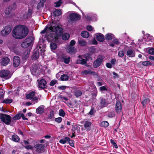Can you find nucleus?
<instances>
[{
	"mask_svg": "<svg viewBox=\"0 0 154 154\" xmlns=\"http://www.w3.org/2000/svg\"><path fill=\"white\" fill-rule=\"evenodd\" d=\"M63 32V30L61 26L58 25L56 26V24L52 22L48 24L41 33H46L47 39L49 41L56 42L58 37L61 35Z\"/></svg>",
	"mask_w": 154,
	"mask_h": 154,
	"instance_id": "1",
	"label": "nucleus"
},
{
	"mask_svg": "<svg viewBox=\"0 0 154 154\" xmlns=\"http://www.w3.org/2000/svg\"><path fill=\"white\" fill-rule=\"evenodd\" d=\"M29 32V29L25 26L18 25L14 28L12 35L13 37L17 39H21L26 37Z\"/></svg>",
	"mask_w": 154,
	"mask_h": 154,
	"instance_id": "2",
	"label": "nucleus"
},
{
	"mask_svg": "<svg viewBox=\"0 0 154 154\" xmlns=\"http://www.w3.org/2000/svg\"><path fill=\"white\" fill-rule=\"evenodd\" d=\"M33 41V38L32 37H29L25 39L22 42L21 46L23 48H26L30 46Z\"/></svg>",
	"mask_w": 154,
	"mask_h": 154,
	"instance_id": "3",
	"label": "nucleus"
},
{
	"mask_svg": "<svg viewBox=\"0 0 154 154\" xmlns=\"http://www.w3.org/2000/svg\"><path fill=\"white\" fill-rule=\"evenodd\" d=\"M0 118L2 121L7 125H9L11 122V117L8 115L1 114Z\"/></svg>",
	"mask_w": 154,
	"mask_h": 154,
	"instance_id": "4",
	"label": "nucleus"
},
{
	"mask_svg": "<svg viewBox=\"0 0 154 154\" xmlns=\"http://www.w3.org/2000/svg\"><path fill=\"white\" fill-rule=\"evenodd\" d=\"M17 7V5L15 3L14 4L12 5L9 6L8 8H7L5 11V14L6 16L7 17H10L12 15L11 11L13 10H14Z\"/></svg>",
	"mask_w": 154,
	"mask_h": 154,
	"instance_id": "5",
	"label": "nucleus"
},
{
	"mask_svg": "<svg viewBox=\"0 0 154 154\" xmlns=\"http://www.w3.org/2000/svg\"><path fill=\"white\" fill-rule=\"evenodd\" d=\"M11 30L12 27L11 26H6L4 29L1 31V35L3 36L7 35L11 32Z\"/></svg>",
	"mask_w": 154,
	"mask_h": 154,
	"instance_id": "6",
	"label": "nucleus"
},
{
	"mask_svg": "<svg viewBox=\"0 0 154 154\" xmlns=\"http://www.w3.org/2000/svg\"><path fill=\"white\" fill-rule=\"evenodd\" d=\"M35 94V91H32L28 94H27L26 97L27 98L30 99L32 101H35L36 103L38 101V98L34 96Z\"/></svg>",
	"mask_w": 154,
	"mask_h": 154,
	"instance_id": "7",
	"label": "nucleus"
},
{
	"mask_svg": "<svg viewBox=\"0 0 154 154\" xmlns=\"http://www.w3.org/2000/svg\"><path fill=\"white\" fill-rule=\"evenodd\" d=\"M10 72L7 70H2L0 72V77L8 79L10 78Z\"/></svg>",
	"mask_w": 154,
	"mask_h": 154,
	"instance_id": "8",
	"label": "nucleus"
},
{
	"mask_svg": "<svg viewBox=\"0 0 154 154\" xmlns=\"http://www.w3.org/2000/svg\"><path fill=\"white\" fill-rule=\"evenodd\" d=\"M70 20L72 22L79 20L81 17L78 14L76 13L71 14L69 16Z\"/></svg>",
	"mask_w": 154,
	"mask_h": 154,
	"instance_id": "9",
	"label": "nucleus"
},
{
	"mask_svg": "<svg viewBox=\"0 0 154 154\" xmlns=\"http://www.w3.org/2000/svg\"><path fill=\"white\" fill-rule=\"evenodd\" d=\"M37 81L38 88L43 89L45 87L46 82L44 79H42L40 80H38Z\"/></svg>",
	"mask_w": 154,
	"mask_h": 154,
	"instance_id": "10",
	"label": "nucleus"
},
{
	"mask_svg": "<svg viewBox=\"0 0 154 154\" xmlns=\"http://www.w3.org/2000/svg\"><path fill=\"white\" fill-rule=\"evenodd\" d=\"M103 58V57H101L98 58L93 63L94 67L97 68L101 64Z\"/></svg>",
	"mask_w": 154,
	"mask_h": 154,
	"instance_id": "11",
	"label": "nucleus"
},
{
	"mask_svg": "<svg viewBox=\"0 0 154 154\" xmlns=\"http://www.w3.org/2000/svg\"><path fill=\"white\" fill-rule=\"evenodd\" d=\"M20 63V59L17 56H15L13 59V65L14 67L19 66Z\"/></svg>",
	"mask_w": 154,
	"mask_h": 154,
	"instance_id": "12",
	"label": "nucleus"
},
{
	"mask_svg": "<svg viewBox=\"0 0 154 154\" xmlns=\"http://www.w3.org/2000/svg\"><path fill=\"white\" fill-rule=\"evenodd\" d=\"M44 147V145L41 144H36L34 146V147L35 149V151L39 153L42 152Z\"/></svg>",
	"mask_w": 154,
	"mask_h": 154,
	"instance_id": "13",
	"label": "nucleus"
},
{
	"mask_svg": "<svg viewBox=\"0 0 154 154\" xmlns=\"http://www.w3.org/2000/svg\"><path fill=\"white\" fill-rule=\"evenodd\" d=\"M10 60L9 58L7 57H3L1 59V61L0 62L1 65L3 66H6L10 62Z\"/></svg>",
	"mask_w": 154,
	"mask_h": 154,
	"instance_id": "14",
	"label": "nucleus"
},
{
	"mask_svg": "<svg viewBox=\"0 0 154 154\" xmlns=\"http://www.w3.org/2000/svg\"><path fill=\"white\" fill-rule=\"evenodd\" d=\"M127 55L129 57H135V51L132 49L128 50L126 53Z\"/></svg>",
	"mask_w": 154,
	"mask_h": 154,
	"instance_id": "15",
	"label": "nucleus"
},
{
	"mask_svg": "<svg viewBox=\"0 0 154 154\" xmlns=\"http://www.w3.org/2000/svg\"><path fill=\"white\" fill-rule=\"evenodd\" d=\"M122 109L121 103L120 101H117L116 104V109L117 112H120Z\"/></svg>",
	"mask_w": 154,
	"mask_h": 154,
	"instance_id": "16",
	"label": "nucleus"
},
{
	"mask_svg": "<svg viewBox=\"0 0 154 154\" xmlns=\"http://www.w3.org/2000/svg\"><path fill=\"white\" fill-rule=\"evenodd\" d=\"M66 51L70 54H73L76 53L75 48L72 46H69L66 49Z\"/></svg>",
	"mask_w": 154,
	"mask_h": 154,
	"instance_id": "17",
	"label": "nucleus"
},
{
	"mask_svg": "<svg viewBox=\"0 0 154 154\" xmlns=\"http://www.w3.org/2000/svg\"><path fill=\"white\" fill-rule=\"evenodd\" d=\"M45 106L43 105H41L37 108L36 110V113L37 114H41L43 113L44 111Z\"/></svg>",
	"mask_w": 154,
	"mask_h": 154,
	"instance_id": "18",
	"label": "nucleus"
},
{
	"mask_svg": "<svg viewBox=\"0 0 154 154\" xmlns=\"http://www.w3.org/2000/svg\"><path fill=\"white\" fill-rule=\"evenodd\" d=\"M78 57L79 58H80L81 59L77 60L76 61V63L77 64L85 65L86 66V65L85 64L86 63V60L84 59H82L81 56H79Z\"/></svg>",
	"mask_w": 154,
	"mask_h": 154,
	"instance_id": "19",
	"label": "nucleus"
},
{
	"mask_svg": "<svg viewBox=\"0 0 154 154\" xmlns=\"http://www.w3.org/2000/svg\"><path fill=\"white\" fill-rule=\"evenodd\" d=\"M61 60L65 63L68 64L70 60V58L69 57L63 56L61 58Z\"/></svg>",
	"mask_w": 154,
	"mask_h": 154,
	"instance_id": "20",
	"label": "nucleus"
},
{
	"mask_svg": "<svg viewBox=\"0 0 154 154\" xmlns=\"http://www.w3.org/2000/svg\"><path fill=\"white\" fill-rule=\"evenodd\" d=\"M96 37L97 40L100 42H103L104 40L103 35L100 33L97 34Z\"/></svg>",
	"mask_w": 154,
	"mask_h": 154,
	"instance_id": "21",
	"label": "nucleus"
},
{
	"mask_svg": "<svg viewBox=\"0 0 154 154\" xmlns=\"http://www.w3.org/2000/svg\"><path fill=\"white\" fill-rule=\"evenodd\" d=\"M11 140L15 142H18L20 140V138L17 135L14 134L12 136Z\"/></svg>",
	"mask_w": 154,
	"mask_h": 154,
	"instance_id": "22",
	"label": "nucleus"
},
{
	"mask_svg": "<svg viewBox=\"0 0 154 154\" xmlns=\"http://www.w3.org/2000/svg\"><path fill=\"white\" fill-rule=\"evenodd\" d=\"M100 104L101 107H103L106 106L107 105V103L105 99H101Z\"/></svg>",
	"mask_w": 154,
	"mask_h": 154,
	"instance_id": "23",
	"label": "nucleus"
},
{
	"mask_svg": "<svg viewBox=\"0 0 154 154\" xmlns=\"http://www.w3.org/2000/svg\"><path fill=\"white\" fill-rule=\"evenodd\" d=\"M70 138L68 137H66L63 139H60L59 140V143L63 144H64L66 143L68 141H69Z\"/></svg>",
	"mask_w": 154,
	"mask_h": 154,
	"instance_id": "24",
	"label": "nucleus"
},
{
	"mask_svg": "<svg viewBox=\"0 0 154 154\" xmlns=\"http://www.w3.org/2000/svg\"><path fill=\"white\" fill-rule=\"evenodd\" d=\"M78 43L79 45L81 46H84L86 45V43L85 41L82 39H79L78 41Z\"/></svg>",
	"mask_w": 154,
	"mask_h": 154,
	"instance_id": "25",
	"label": "nucleus"
},
{
	"mask_svg": "<svg viewBox=\"0 0 154 154\" xmlns=\"http://www.w3.org/2000/svg\"><path fill=\"white\" fill-rule=\"evenodd\" d=\"M87 19L88 20H91L92 21H96L97 20V16L96 14H94L93 16L91 17L89 16H87L86 17Z\"/></svg>",
	"mask_w": 154,
	"mask_h": 154,
	"instance_id": "26",
	"label": "nucleus"
},
{
	"mask_svg": "<svg viewBox=\"0 0 154 154\" xmlns=\"http://www.w3.org/2000/svg\"><path fill=\"white\" fill-rule=\"evenodd\" d=\"M69 37L70 35L67 33H64L62 35V37L63 39L65 40H67L69 39Z\"/></svg>",
	"mask_w": 154,
	"mask_h": 154,
	"instance_id": "27",
	"label": "nucleus"
},
{
	"mask_svg": "<svg viewBox=\"0 0 154 154\" xmlns=\"http://www.w3.org/2000/svg\"><path fill=\"white\" fill-rule=\"evenodd\" d=\"M81 35L84 38H87L89 37V35L87 31H83L81 33Z\"/></svg>",
	"mask_w": 154,
	"mask_h": 154,
	"instance_id": "28",
	"label": "nucleus"
},
{
	"mask_svg": "<svg viewBox=\"0 0 154 154\" xmlns=\"http://www.w3.org/2000/svg\"><path fill=\"white\" fill-rule=\"evenodd\" d=\"M62 14L61 11L60 9H57L53 12V14L55 16H57L60 15Z\"/></svg>",
	"mask_w": 154,
	"mask_h": 154,
	"instance_id": "29",
	"label": "nucleus"
},
{
	"mask_svg": "<svg viewBox=\"0 0 154 154\" xmlns=\"http://www.w3.org/2000/svg\"><path fill=\"white\" fill-rule=\"evenodd\" d=\"M91 125V123L88 121L85 122L84 126L85 128L88 129L90 130L89 128H90Z\"/></svg>",
	"mask_w": 154,
	"mask_h": 154,
	"instance_id": "30",
	"label": "nucleus"
},
{
	"mask_svg": "<svg viewBox=\"0 0 154 154\" xmlns=\"http://www.w3.org/2000/svg\"><path fill=\"white\" fill-rule=\"evenodd\" d=\"M68 76L66 74L61 75L60 78L61 80L63 81H67L68 80Z\"/></svg>",
	"mask_w": 154,
	"mask_h": 154,
	"instance_id": "31",
	"label": "nucleus"
},
{
	"mask_svg": "<svg viewBox=\"0 0 154 154\" xmlns=\"http://www.w3.org/2000/svg\"><path fill=\"white\" fill-rule=\"evenodd\" d=\"M94 72L92 71H91L89 70H85L82 72V75L84 74H94Z\"/></svg>",
	"mask_w": 154,
	"mask_h": 154,
	"instance_id": "32",
	"label": "nucleus"
},
{
	"mask_svg": "<svg viewBox=\"0 0 154 154\" xmlns=\"http://www.w3.org/2000/svg\"><path fill=\"white\" fill-rule=\"evenodd\" d=\"M100 126L102 127H106L109 125L108 122L106 121L102 122L100 124Z\"/></svg>",
	"mask_w": 154,
	"mask_h": 154,
	"instance_id": "33",
	"label": "nucleus"
},
{
	"mask_svg": "<svg viewBox=\"0 0 154 154\" xmlns=\"http://www.w3.org/2000/svg\"><path fill=\"white\" fill-rule=\"evenodd\" d=\"M114 35L112 34L108 33L106 35V40H111Z\"/></svg>",
	"mask_w": 154,
	"mask_h": 154,
	"instance_id": "34",
	"label": "nucleus"
},
{
	"mask_svg": "<svg viewBox=\"0 0 154 154\" xmlns=\"http://www.w3.org/2000/svg\"><path fill=\"white\" fill-rule=\"evenodd\" d=\"M29 53L30 51L27 50L25 51L23 54V58L25 59H27L29 56Z\"/></svg>",
	"mask_w": 154,
	"mask_h": 154,
	"instance_id": "35",
	"label": "nucleus"
},
{
	"mask_svg": "<svg viewBox=\"0 0 154 154\" xmlns=\"http://www.w3.org/2000/svg\"><path fill=\"white\" fill-rule=\"evenodd\" d=\"M74 94L76 97H78L81 96L82 94V92L80 90H77L74 92Z\"/></svg>",
	"mask_w": 154,
	"mask_h": 154,
	"instance_id": "36",
	"label": "nucleus"
},
{
	"mask_svg": "<svg viewBox=\"0 0 154 154\" xmlns=\"http://www.w3.org/2000/svg\"><path fill=\"white\" fill-rule=\"evenodd\" d=\"M21 113H19L13 118V119L14 120H18L21 118Z\"/></svg>",
	"mask_w": 154,
	"mask_h": 154,
	"instance_id": "37",
	"label": "nucleus"
},
{
	"mask_svg": "<svg viewBox=\"0 0 154 154\" xmlns=\"http://www.w3.org/2000/svg\"><path fill=\"white\" fill-rule=\"evenodd\" d=\"M50 46L51 50H55L57 48V45L55 43H51L50 44Z\"/></svg>",
	"mask_w": 154,
	"mask_h": 154,
	"instance_id": "38",
	"label": "nucleus"
},
{
	"mask_svg": "<svg viewBox=\"0 0 154 154\" xmlns=\"http://www.w3.org/2000/svg\"><path fill=\"white\" fill-rule=\"evenodd\" d=\"M12 102V100L10 99H6L3 100L2 103H10Z\"/></svg>",
	"mask_w": 154,
	"mask_h": 154,
	"instance_id": "39",
	"label": "nucleus"
},
{
	"mask_svg": "<svg viewBox=\"0 0 154 154\" xmlns=\"http://www.w3.org/2000/svg\"><path fill=\"white\" fill-rule=\"evenodd\" d=\"M142 64L144 66H149L152 65L151 63L148 61H146L143 62Z\"/></svg>",
	"mask_w": 154,
	"mask_h": 154,
	"instance_id": "40",
	"label": "nucleus"
},
{
	"mask_svg": "<svg viewBox=\"0 0 154 154\" xmlns=\"http://www.w3.org/2000/svg\"><path fill=\"white\" fill-rule=\"evenodd\" d=\"M62 0H59V1L55 2L54 4H55V6L56 7H60L62 3Z\"/></svg>",
	"mask_w": 154,
	"mask_h": 154,
	"instance_id": "41",
	"label": "nucleus"
},
{
	"mask_svg": "<svg viewBox=\"0 0 154 154\" xmlns=\"http://www.w3.org/2000/svg\"><path fill=\"white\" fill-rule=\"evenodd\" d=\"M59 115L60 116L64 117L65 115V113L63 109H60L59 110Z\"/></svg>",
	"mask_w": 154,
	"mask_h": 154,
	"instance_id": "42",
	"label": "nucleus"
},
{
	"mask_svg": "<svg viewBox=\"0 0 154 154\" xmlns=\"http://www.w3.org/2000/svg\"><path fill=\"white\" fill-rule=\"evenodd\" d=\"M124 51L123 50L120 51H119L118 55L119 57H122L124 55Z\"/></svg>",
	"mask_w": 154,
	"mask_h": 154,
	"instance_id": "43",
	"label": "nucleus"
},
{
	"mask_svg": "<svg viewBox=\"0 0 154 154\" xmlns=\"http://www.w3.org/2000/svg\"><path fill=\"white\" fill-rule=\"evenodd\" d=\"M150 102V100L149 99H145L143 102V106H144L147 103H148Z\"/></svg>",
	"mask_w": 154,
	"mask_h": 154,
	"instance_id": "44",
	"label": "nucleus"
},
{
	"mask_svg": "<svg viewBox=\"0 0 154 154\" xmlns=\"http://www.w3.org/2000/svg\"><path fill=\"white\" fill-rule=\"evenodd\" d=\"M54 118V115L53 111L50 112L49 116L48 117V119H51Z\"/></svg>",
	"mask_w": 154,
	"mask_h": 154,
	"instance_id": "45",
	"label": "nucleus"
},
{
	"mask_svg": "<svg viewBox=\"0 0 154 154\" xmlns=\"http://www.w3.org/2000/svg\"><path fill=\"white\" fill-rule=\"evenodd\" d=\"M38 57L39 56L38 54L36 53H35L33 54L32 58L34 60H35L37 59Z\"/></svg>",
	"mask_w": 154,
	"mask_h": 154,
	"instance_id": "46",
	"label": "nucleus"
},
{
	"mask_svg": "<svg viewBox=\"0 0 154 154\" xmlns=\"http://www.w3.org/2000/svg\"><path fill=\"white\" fill-rule=\"evenodd\" d=\"M115 115V112H110L108 113V116L109 117H112Z\"/></svg>",
	"mask_w": 154,
	"mask_h": 154,
	"instance_id": "47",
	"label": "nucleus"
},
{
	"mask_svg": "<svg viewBox=\"0 0 154 154\" xmlns=\"http://www.w3.org/2000/svg\"><path fill=\"white\" fill-rule=\"evenodd\" d=\"M149 53L152 55L154 54V49L153 48H150L148 51Z\"/></svg>",
	"mask_w": 154,
	"mask_h": 154,
	"instance_id": "48",
	"label": "nucleus"
},
{
	"mask_svg": "<svg viewBox=\"0 0 154 154\" xmlns=\"http://www.w3.org/2000/svg\"><path fill=\"white\" fill-rule=\"evenodd\" d=\"M87 29L89 31H91L92 30H93V31H94V30H93V28L92 27V26L91 25L88 26L87 27Z\"/></svg>",
	"mask_w": 154,
	"mask_h": 154,
	"instance_id": "49",
	"label": "nucleus"
},
{
	"mask_svg": "<svg viewBox=\"0 0 154 154\" xmlns=\"http://www.w3.org/2000/svg\"><path fill=\"white\" fill-rule=\"evenodd\" d=\"M4 94V91L2 89H0V98H2Z\"/></svg>",
	"mask_w": 154,
	"mask_h": 154,
	"instance_id": "50",
	"label": "nucleus"
},
{
	"mask_svg": "<svg viewBox=\"0 0 154 154\" xmlns=\"http://www.w3.org/2000/svg\"><path fill=\"white\" fill-rule=\"evenodd\" d=\"M55 121L58 123H60L61 122L62 120V119L61 117H59L57 118H55Z\"/></svg>",
	"mask_w": 154,
	"mask_h": 154,
	"instance_id": "51",
	"label": "nucleus"
},
{
	"mask_svg": "<svg viewBox=\"0 0 154 154\" xmlns=\"http://www.w3.org/2000/svg\"><path fill=\"white\" fill-rule=\"evenodd\" d=\"M111 143L113 145V146H115V147L117 148H118V146L115 143V141L112 140H110Z\"/></svg>",
	"mask_w": 154,
	"mask_h": 154,
	"instance_id": "52",
	"label": "nucleus"
},
{
	"mask_svg": "<svg viewBox=\"0 0 154 154\" xmlns=\"http://www.w3.org/2000/svg\"><path fill=\"white\" fill-rule=\"evenodd\" d=\"M75 42L74 40H72L70 42L69 45V46H72L75 45Z\"/></svg>",
	"mask_w": 154,
	"mask_h": 154,
	"instance_id": "53",
	"label": "nucleus"
},
{
	"mask_svg": "<svg viewBox=\"0 0 154 154\" xmlns=\"http://www.w3.org/2000/svg\"><path fill=\"white\" fill-rule=\"evenodd\" d=\"M25 147L26 149H33V147H32V146L30 145H28L27 146H25Z\"/></svg>",
	"mask_w": 154,
	"mask_h": 154,
	"instance_id": "54",
	"label": "nucleus"
},
{
	"mask_svg": "<svg viewBox=\"0 0 154 154\" xmlns=\"http://www.w3.org/2000/svg\"><path fill=\"white\" fill-rule=\"evenodd\" d=\"M68 142L70 146H71L72 147H74V145L73 141L70 140L69 141H68Z\"/></svg>",
	"mask_w": 154,
	"mask_h": 154,
	"instance_id": "55",
	"label": "nucleus"
},
{
	"mask_svg": "<svg viewBox=\"0 0 154 154\" xmlns=\"http://www.w3.org/2000/svg\"><path fill=\"white\" fill-rule=\"evenodd\" d=\"M100 90L101 91H106V88L105 86H103L100 87Z\"/></svg>",
	"mask_w": 154,
	"mask_h": 154,
	"instance_id": "56",
	"label": "nucleus"
},
{
	"mask_svg": "<svg viewBox=\"0 0 154 154\" xmlns=\"http://www.w3.org/2000/svg\"><path fill=\"white\" fill-rule=\"evenodd\" d=\"M113 42L114 43L117 45H119V42L117 39H115L114 40Z\"/></svg>",
	"mask_w": 154,
	"mask_h": 154,
	"instance_id": "57",
	"label": "nucleus"
},
{
	"mask_svg": "<svg viewBox=\"0 0 154 154\" xmlns=\"http://www.w3.org/2000/svg\"><path fill=\"white\" fill-rule=\"evenodd\" d=\"M56 83V81L55 80H52L50 83V85L51 86H53Z\"/></svg>",
	"mask_w": 154,
	"mask_h": 154,
	"instance_id": "58",
	"label": "nucleus"
},
{
	"mask_svg": "<svg viewBox=\"0 0 154 154\" xmlns=\"http://www.w3.org/2000/svg\"><path fill=\"white\" fill-rule=\"evenodd\" d=\"M116 61V60L115 59H112L110 61L111 63L112 64H114Z\"/></svg>",
	"mask_w": 154,
	"mask_h": 154,
	"instance_id": "59",
	"label": "nucleus"
},
{
	"mask_svg": "<svg viewBox=\"0 0 154 154\" xmlns=\"http://www.w3.org/2000/svg\"><path fill=\"white\" fill-rule=\"evenodd\" d=\"M106 66L109 68H111L112 67L111 64L110 63H107L106 64Z\"/></svg>",
	"mask_w": 154,
	"mask_h": 154,
	"instance_id": "60",
	"label": "nucleus"
},
{
	"mask_svg": "<svg viewBox=\"0 0 154 154\" xmlns=\"http://www.w3.org/2000/svg\"><path fill=\"white\" fill-rule=\"evenodd\" d=\"M21 118L22 117L23 119V120H27L28 119L27 118L25 117L24 115L23 114L21 113Z\"/></svg>",
	"mask_w": 154,
	"mask_h": 154,
	"instance_id": "61",
	"label": "nucleus"
},
{
	"mask_svg": "<svg viewBox=\"0 0 154 154\" xmlns=\"http://www.w3.org/2000/svg\"><path fill=\"white\" fill-rule=\"evenodd\" d=\"M94 113V110L91 109L90 111L89 112L88 114L91 115H92Z\"/></svg>",
	"mask_w": 154,
	"mask_h": 154,
	"instance_id": "62",
	"label": "nucleus"
},
{
	"mask_svg": "<svg viewBox=\"0 0 154 154\" xmlns=\"http://www.w3.org/2000/svg\"><path fill=\"white\" fill-rule=\"evenodd\" d=\"M59 88L61 90H64L66 88V87L64 86H60L59 87Z\"/></svg>",
	"mask_w": 154,
	"mask_h": 154,
	"instance_id": "63",
	"label": "nucleus"
},
{
	"mask_svg": "<svg viewBox=\"0 0 154 154\" xmlns=\"http://www.w3.org/2000/svg\"><path fill=\"white\" fill-rule=\"evenodd\" d=\"M149 59L151 60H152L154 61V57L152 56H150L149 57Z\"/></svg>",
	"mask_w": 154,
	"mask_h": 154,
	"instance_id": "64",
	"label": "nucleus"
}]
</instances>
